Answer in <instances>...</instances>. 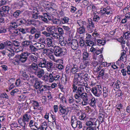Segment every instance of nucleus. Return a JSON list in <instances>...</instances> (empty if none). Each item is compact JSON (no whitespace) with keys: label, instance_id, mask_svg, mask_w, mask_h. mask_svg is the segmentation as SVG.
Segmentation results:
<instances>
[{"label":"nucleus","instance_id":"1","mask_svg":"<svg viewBox=\"0 0 130 130\" xmlns=\"http://www.w3.org/2000/svg\"><path fill=\"white\" fill-rule=\"evenodd\" d=\"M38 65L41 68H45L46 66L48 67L47 70L49 72H51V70L50 69L53 68V62L47 61L45 58L43 59L42 61L39 62Z\"/></svg>","mask_w":130,"mask_h":130},{"label":"nucleus","instance_id":"2","mask_svg":"<svg viewBox=\"0 0 130 130\" xmlns=\"http://www.w3.org/2000/svg\"><path fill=\"white\" fill-rule=\"evenodd\" d=\"M53 48L55 54L56 56L61 57L67 53V50L65 48H61L58 46H55Z\"/></svg>","mask_w":130,"mask_h":130},{"label":"nucleus","instance_id":"3","mask_svg":"<svg viewBox=\"0 0 130 130\" xmlns=\"http://www.w3.org/2000/svg\"><path fill=\"white\" fill-rule=\"evenodd\" d=\"M82 22L85 24V27H86L89 33H92L93 32L94 30V28L95 27L94 24L91 19H89L87 22L82 21Z\"/></svg>","mask_w":130,"mask_h":130},{"label":"nucleus","instance_id":"4","mask_svg":"<svg viewBox=\"0 0 130 130\" xmlns=\"http://www.w3.org/2000/svg\"><path fill=\"white\" fill-rule=\"evenodd\" d=\"M76 23L80 26L77 29V32L80 34H85L86 28L85 27V24L83 23L82 21L81 20H77Z\"/></svg>","mask_w":130,"mask_h":130},{"label":"nucleus","instance_id":"5","mask_svg":"<svg viewBox=\"0 0 130 130\" xmlns=\"http://www.w3.org/2000/svg\"><path fill=\"white\" fill-rule=\"evenodd\" d=\"M49 82H52L54 80H59L61 79L60 75L56 71L49 73Z\"/></svg>","mask_w":130,"mask_h":130},{"label":"nucleus","instance_id":"6","mask_svg":"<svg viewBox=\"0 0 130 130\" xmlns=\"http://www.w3.org/2000/svg\"><path fill=\"white\" fill-rule=\"evenodd\" d=\"M85 87L84 85H80L78 87L77 90V91L81 99L83 98L84 99L88 97L87 94L86 93L84 92Z\"/></svg>","mask_w":130,"mask_h":130},{"label":"nucleus","instance_id":"7","mask_svg":"<svg viewBox=\"0 0 130 130\" xmlns=\"http://www.w3.org/2000/svg\"><path fill=\"white\" fill-rule=\"evenodd\" d=\"M91 91L95 96L99 97L102 92V89L101 85H97L91 89Z\"/></svg>","mask_w":130,"mask_h":130},{"label":"nucleus","instance_id":"8","mask_svg":"<svg viewBox=\"0 0 130 130\" xmlns=\"http://www.w3.org/2000/svg\"><path fill=\"white\" fill-rule=\"evenodd\" d=\"M38 65L35 63H32L30 65L28 66L27 69L28 71L29 72L32 74H34L38 70L39 68H38Z\"/></svg>","mask_w":130,"mask_h":130},{"label":"nucleus","instance_id":"9","mask_svg":"<svg viewBox=\"0 0 130 130\" xmlns=\"http://www.w3.org/2000/svg\"><path fill=\"white\" fill-rule=\"evenodd\" d=\"M30 54V53L28 52H24L19 55L20 59L21 62H25L28 59V57Z\"/></svg>","mask_w":130,"mask_h":130},{"label":"nucleus","instance_id":"10","mask_svg":"<svg viewBox=\"0 0 130 130\" xmlns=\"http://www.w3.org/2000/svg\"><path fill=\"white\" fill-rule=\"evenodd\" d=\"M41 40V42L44 43L48 47L53 46V43L52 39L50 38H47L44 39H40Z\"/></svg>","mask_w":130,"mask_h":130},{"label":"nucleus","instance_id":"11","mask_svg":"<svg viewBox=\"0 0 130 130\" xmlns=\"http://www.w3.org/2000/svg\"><path fill=\"white\" fill-rule=\"evenodd\" d=\"M10 9L8 6H4L0 8V16L3 17L4 16L5 13L8 12Z\"/></svg>","mask_w":130,"mask_h":130},{"label":"nucleus","instance_id":"12","mask_svg":"<svg viewBox=\"0 0 130 130\" xmlns=\"http://www.w3.org/2000/svg\"><path fill=\"white\" fill-rule=\"evenodd\" d=\"M68 45L71 46L72 48L76 50L78 46L77 40H72L71 42L68 43Z\"/></svg>","mask_w":130,"mask_h":130},{"label":"nucleus","instance_id":"13","mask_svg":"<svg viewBox=\"0 0 130 130\" xmlns=\"http://www.w3.org/2000/svg\"><path fill=\"white\" fill-rule=\"evenodd\" d=\"M50 86H49L45 85H42V84L38 90L37 91L38 93H42L44 91H46L48 90L50 88Z\"/></svg>","mask_w":130,"mask_h":130},{"label":"nucleus","instance_id":"14","mask_svg":"<svg viewBox=\"0 0 130 130\" xmlns=\"http://www.w3.org/2000/svg\"><path fill=\"white\" fill-rule=\"evenodd\" d=\"M31 103H32L34 109H37L41 110H43V107L42 106L39 105L38 102L34 100H32Z\"/></svg>","mask_w":130,"mask_h":130},{"label":"nucleus","instance_id":"15","mask_svg":"<svg viewBox=\"0 0 130 130\" xmlns=\"http://www.w3.org/2000/svg\"><path fill=\"white\" fill-rule=\"evenodd\" d=\"M77 120L75 116H73L72 117L71 121V123L72 127L73 128H75L77 127L76 123L77 122Z\"/></svg>","mask_w":130,"mask_h":130},{"label":"nucleus","instance_id":"16","mask_svg":"<svg viewBox=\"0 0 130 130\" xmlns=\"http://www.w3.org/2000/svg\"><path fill=\"white\" fill-rule=\"evenodd\" d=\"M44 70L39 68L34 74L37 75L38 77L41 78V77H42L44 75Z\"/></svg>","mask_w":130,"mask_h":130},{"label":"nucleus","instance_id":"17","mask_svg":"<svg viewBox=\"0 0 130 130\" xmlns=\"http://www.w3.org/2000/svg\"><path fill=\"white\" fill-rule=\"evenodd\" d=\"M65 106L60 104L59 106V113L60 114H63L67 113Z\"/></svg>","mask_w":130,"mask_h":130},{"label":"nucleus","instance_id":"18","mask_svg":"<svg viewBox=\"0 0 130 130\" xmlns=\"http://www.w3.org/2000/svg\"><path fill=\"white\" fill-rule=\"evenodd\" d=\"M71 66V72L73 73H74L77 72L78 70L77 65L75 64H70Z\"/></svg>","mask_w":130,"mask_h":130},{"label":"nucleus","instance_id":"19","mask_svg":"<svg viewBox=\"0 0 130 130\" xmlns=\"http://www.w3.org/2000/svg\"><path fill=\"white\" fill-rule=\"evenodd\" d=\"M37 57L35 55L30 54L28 57L29 60L31 62H36L37 61Z\"/></svg>","mask_w":130,"mask_h":130},{"label":"nucleus","instance_id":"20","mask_svg":"<svg viewBox=\"0 0 130 130\" xmlns=\"http://www.w3.org/2000/svg\"><path fill=\"white\" fill-rule=\"evenodd\" d=\"M29 50L32 54L35 55L36 54V52L38 51V48L31 44L30 45Z\"/></svg>","mask_w":130,"mask_h":130},{"label":"nucleus","instance_id":"21","mask_svg":"<svg viewBox=\"0 0 130 130\" xmlns=\"http://www.w3.org/2000/svg\"><path fill=\"white\" fill-rule=\"evenodd\" d=\"M7 55L8 57L10 58L12 57L15 54L14 50L11 48H7Z\"/></svg>","mask_w":130,"mask_h":130},{"label":"nucleus","instance_id":"22","mask_svg":"<svg viewBox=\"0 0 130 130\" xmlns=\"http://www.w3.org/2000/svg\"><path fill=\"white\" fill-rule=\"evenodd\" d=\"M51 21L52 23L54 24L57 25L61 24V20L59 19L54 18H52Z\"/></svg>","mask_w":130,"mask_h":130},{"label":"nucleus","instance_id":"23","mask_svg":"<svg viewBox=\"0 0 130 130\" xmlns=\"http://www.w3.org/2000/svg\"><path fill=\"white\" fill-rule=\"evenodd\" d=\"M95 121L94 120L93 118H91L89 121L87 122L86 125L88 126H91L95 125Z\"/></svg>","mask_w":130,"mask_h":130},{"label":"nucleus","instance_id":"24","mask_svg":"<svg viewBox=\"0 0 130 130\" xmlns=\"http://www.w3.org/2000/svg\"><path fill=\"white\" fill-rule=\"evenodd\" d=\"M46 30L51 34L56 31V29L55 26H50L47 27Z\"/></svg>","mask_w":130,"mask_h":130},{"label":"nucleus","instance_id":"25","mask_svg":"<svg viewBox=\"0 0 130 130\" xmlns=\"http://www.w3.org/2000/svg\"><path fill=\"white\" fill-rule=\"evenodd\" d=\"M18 121L20 125L22 126L24 128H25L26 125H27L28 123L23 121L22 119H20L18 120Z\"/></svg>","mask_w":130,"mask_h":130},{"label":"nucleus","instance_id":"26","mask_svg":"<svg viewBox=\"0 0 130 130\" xmlns=\"http://www.w3.org/2000/svg\"><path fill=\"white\" fill-rule=\"evenodd\" d=\"M18 26V25L16 22H12L10 23L9 26L10 29H15Z\"/></svg>","mask_w":130,"mask_h":130},{"label":"nucleus","instance_id":"27","mask_svg":"<svg viewBox=\"0 0 130 130\" xmlns=\"http://www.w3.org/2000/svg\"><path fill=\"white\" fill-rule=\"evenodd\" d=\"M74 97L75 99V101L77 103H79L81 100V98L77 91L76 92L75 94L74 95Z\"/></svg>","mask_w":130,"mask_h":130},{"label":"nucleus","instance_id":"28","mask_svg":"<svg viewBox=\"0 0 130 130\" xmlns=\"http://www.w3.org/2000/svg\"><path fill=\"white\" fill-rule=\"evenodd\" d=\"M21 73H22V78H23L24 80H28L29 79V76L26 73L25 71H22Z\"/></svg>","mask_w":130,"mask_h":130},{"label":"nucleus","instance_id":"29","mask_svg":"<svg viewBox=\"0 0 130 130\" xmlns=\"http://www.w3.org/2000/svg\"><path fill=\"white\" fill-rule=\"evenodd\" d=\"M5 48H11L13 46V44L10 41H7L4 42Z\"/></svg>","mask_w":130,"mask_h":130},{"label":"nucleus","instance_id":"30","mask_svg":"<svg viewBox=\"0 0 130 130\" xmlns=\"http://www.w3.org/2000/svg\"><path fill=\"white\" fill-rule=\"evenodd\" d=\"M108 87H105L103 88V96L104 98L106 97L108 94Z\"/></svg>","mask_w":130,"mask_h":130},{"label":"nucleus","instance_id":"31","mask_svg":"<svg viewBox=\"0 0 130 130\" xmlns=\"http://www.w3.org/2000/svg\"><path fill=\"white\" fill-rule=\"evenodd\" d=\"M85 72V71H83L80 73H76L75 76H77L78 77V78H80L81 79H83L84 76L86 73Z\"/></svg>","mask_w":130,"mask_h":130},{"label":"nucleus","instance_id":"32","mask_svg":"<svg viewBox=\"0 0 130 130\" xmlns=\"http://www.w3.org/2000/svg\"><path fill=\"white\" fill-rule=\"evenodd\" d=\"M56 31L50 35L51 37L53 39H58L60 36L56 32Z\"/></svg>","mask_w":130,"mask_h":130},{"label":"nucleus","instance_id":"33","mask_svg":"<svg viewBox=\"0 0 130 130\" xmlns=\"http://www.w3.org/2000/svg\"><path fill=\"white\" fill-rule=\"evenodd\" d=\"M120 82L118 80H117L115 83H113L112 85L113 86L114 89L116 90L119 88V85L120 84Z\"/></svg>","mask_w":130,"mask_h":130},{"label":"nucleus","instance_id":"34","mask_svg":"<svg viewBox=\"0 0 130 130\" xmlns=\"http://www.w3.org/2000/svg\"><path fill=\"white\" fill-rule=\"evenodd\" d=\"M30 115L27 114H25L23 116V119H22L28 124L30 118Z\"/></svg>","mask_w":130,"mask_h":130},{"label":"nucleus","instance_id":"35","mask_svg":"<svg viewBox=\"0 0 130 130\" xmlns=\"http://www.w3.org/2000/svg\"><path fill=\"white\" fill-rule=\"evenodd\" d=\"M39 19L42 20L44 22L48 23V21L46 17H45V13L43 15H39Z\"/></svg>","mask_w":130,"mask_h":130},{"label":"nucleus","instance_id":"36","mask_svg":"<svg viewBox=\"0 0 130 130\" xmlns=\"http://www.w3.org/2000/svg\"><path fill=\"white\" fill-rule=\"evenodd\" d=\"M22 11L19 10H18L15 11L13 15L14 17L15 18H17L19 16L20 14H21Z\"/></svg>","mask_w":130,"mask_h":130},{"label":"nucleus","instance_id":"37","mask_svg":"<svg viewBox=\"0 0 130 130\" xmlns=\"http://www.w3.org/2000/svg\"><path fill=\"white\" fill-rule=\"evenodd\" d=\"M97 42V44L99 45H104L106 42V41L104 40H101L100 39H97L96 40Z\"/></svg>","mask_w":130,"mask_h":130},{"label":"nucleus","instance_id":"38","mask_svg":"<svg viewBox=\"0 0 130 130\" xmlns=\"http://www.w3.org/2000/svg\"><path fill=\"white\" fill-rule=\"evenodd\" d=\"M115 4L119 7H122L123 6V3L120 0H117L114 1Z\"/></svg>","mask_w":130,"mask_h":130},{"label":"nucleus","instance_id":"39","mask_svg":"<svg viewBox=\"0 0 130 130\" xmlns=\"http://www.w3.org/2000/svg\"><path fill=\"white\" fill-rule=\"evenodd\" d=\"M41 84L40 82V81H39L37 79L36 80L35 82L34 87L36 89H39Z\"/></svg>","mask_w":130,"mask_h":130},{"label":"nucleus","instance_id":"40","mask_svg":"<svg viewBox=\"0 0 130 130\" xmlns=\"http://www.w3.org/2000/svg\"><path fill=\"white\" fill-rule=\"evenodd\" d=\"M69 18L65 17L61 18V24L68 23L69 22Z\"/></svg>","mask_w":130,"mask_h":130},{"label":"nucleus","instance_id":"41","mask_svg":"<svg viewBox=\"0 0 130 130\" xmlns=\"http://www.w3.org/2000/svg\"><path fill=\"white\" fill-rule=\"evenodd\" d=\"M90 100L88 98H85L83 99V102L82 104L83 105H86L88 104L90 101Z\"/></svg>","mask_w":130,"mask_h":130},{"label":"nucleus","instance_id":"42","mask_svg":"<svg viewBox=\"0 0 130 130\" xmlns=\"http://www.w3.org/2000/svg\"><path fill=\"white\" fill-rule=\"evenodd\" d=\"M71 66L70 64L67 65L66 68V72L68 74H69L71 72Z\"/></svg>","mask_w":130,"mask_h":130},{"label":"nucleus","instance_id":"43","mask_svg":"<svg viewBox=\"0 0 130 130\" xmlns=\"http://www.w3.org/2000/svg\"><path fill=\"white\" fill-rule=\"evenodd\" d=\"M87 117L86 114L85 113H83L79 117V119L81 120H86L87 119Z\"/></svg>","mask_w":130,"mask_h":130},{"label":"nucleus","instance_id":"44","mask_svg":"<svg viewBox=\"0 0 130 130\" xmlns=\"http://www.w3.org/2000/svg\"><path fill=\"white\" fill-rule=\"evenodd\" d=\"M30 42L29 41H26L22 42V44L24 47H26L30 46Z\"/></svg>","mask_w":130,"mask_h":130},{"label":"nucleus","instance_id":"45","mask_svg":"<svg viewBox=\"0 0 130 130\" xmlns=\"http://www.w3.org/2000/svg\"><path fill=\"white\" fill-rule=\"evenodd\" d=\"M91 102L90 103V105L93 108H95L96 107V101L94 98H92L91 100Z\"/></svg>","mask_w":130,"mask_h":130},{"label":"nucleus","instance_id":"46","mask_svg":"<svg viewBox=\"0 0 130 130\" xmlns=\"http://www.w3.org/2000/svg\"><path fill=\"white\" fill-rule=\"evenodd\" d=\"M35 44L36 45V47L38 48V50H40L44 48L45 46L43 44H41L39 43H36Z\"/></svg>","mask_w":130,"mask_h":130},{"label":"nucleus","instance_id":"47","mask_svg":"<svg viewBox=\"0 0 130 130\" xmlns=\"http://www.w3.org/2000/svg\"><path fill=\"white\" fill-rule=\"evenodd\" d=\"M106 10V14L107 15H110L112 13L111 12V10H110V8L109 6H107L106 8H105Z\"/></svg>","mask_w":130,"mask_h":130},{"label":"nucleus","instance_id":"48","mask_svg":"<svg viewBox=\"0 0 130 130\" xmlns=\"http://www.w3.org/2000/svg\"><path fill=\"white\" fill-rule=\"evenodd\" d=\"M123 37L125 39H127L129 38V36L130 35V32L129 31L126 32H123Z\"/></svg>","mask_w":130,"mask_h":130},{"label":"nucleus","instance_id":"49","mask_svg":"<svg viewBox=\"0 0 130 130\" xmlns=\"http://www.w3.org/2000/svg\"><path fill=\"white\" fill-rule=\"evenodd\" d=\"M107 75V74L106 73V71L105 69L103 68L101 70V71L99 72V75L102 76L104 75Z\"/></svg>","mask_w":130,"mask_h":130},{"label":"nucleus","instance_id":"50","mask_svg":"<svg viewBox=\"0 0 130 130\" xmlns=\"http://www.w3.org/2000/svg\"><path fill=\"white\" fill-rule=\"evenodd\" d=\"M123 107V105L122 104L120 103L119 104L117 105L116 106V110L117 111H119L118 110H118L119 111H121V110L122 109Z\"/></svg>","mask_w":130,"mask_h":130},{"label":"nucleus","instance_id":"51","mask_svg":"<svg viewBox=\"0 0 130 130\" xmlns=\"http://www.w3.org/2000/svg\"><path fill=\"white\" fill-rule=\"evenodd\" d=\"M57 29L59 34L60 35H62L64 34V31L62 27H59L57 28Z\"/></svg>","mask_w":130,"mask_h":130},{"label":"nucleus","instance_id":"52","mask_svg":"<svg viewBox=\"0 0 130 130\" xmlns=\"http://www.w3.org/2000/svg\"><path fill=\"white\" fill-rule=\"evenodd\" d=\"M19 55H16L14 57V59L15 61V62L18 63H19L21 62L20 59Z\"/></svg>","mask_w":130,"mask_h":130},{"label":"nucleus","instance_id":"53","mask_svg":"<svg viewBox=\"0 0 130 130\" xmlns=\"http://www.w3.org/2000/svg\"><path fill=\"white\" fill-rule=\"evenodd\" d=\"M76 85L77 84L75 83H73L72 85L73 91L74 93L76 92L77 91L78 88L76 86Z\"/></svg>","mask_w":130,"mask_h":130},{"label":"nucleus","instance_id":"54","mask_svg":"<svg viewBox=\"0 0 130 130\" xmlns=\"http://www.w3.org/2000/svg\"><path fill=\"white\" fill-rule=\"evenodd\" d=\"M48 75L45 74V75H43L42 77H41V79L45 81H47L48 80H49V73H47Z\"/></svg>","mask_w":130,"mask_h":130},{"label":"nucleus","instance_id":"55","mask_svg":"<svg viewBox=\"0 0 130 130\" xmlns=\"http://www.w3.org/2000/svg\"><path fill=\"white\" fill-rule=\"evenodd\" d=\"M83 55V59L85 60L87 59L89 56V54L87 52H84Z\"/></svg>","mask_w":130,"mask_h":130},{"label":"nucleus","instance_id":"56","mask_svg":"<svg viewBox=\"0 0 130 130\" xmlns=\"http://www.w3.org/2000/svg\"><path fill=\"white\" fill-rule=\"evenodd\" d=\"M45 17H46L47 18H48L49 20L52 21V15L51 14H50L48 13H45Z\"/></svg>","mask_w":130,"mask_h":130},{"label":"nucleus","instance_id":"57","mask_svg":"<svg viewBox=\"0 0 130 130\" xmlns=\"http://www.w3.org/2000/svg\"><path fill=\"white\" fill-rule=\"evenodd\" d=\"M10 127L11 129L13 130L15 128L18 127V124L15 123H12L10 124Z\"/></svg>","mask_w":130,"mask_h":130},{"label":"nucleus","instance_id":"58","mask_svg":"<svg viewBox=\"0 0 130 130\" xmlns=\"http://www.w3.org/2000/svg\"><path fill=\"white\" fill-rule=\"evenodd\" d=\"M40 126L42 127L43 130H44L46 129L47 128V127L46 122H43L41 124Z\"/></svg>","mask_w":130,"mask_h":130},{"label":"nucleus","instance_id":"59","mask_svg":"<svg viewBox=\"0 0 130 130\" xmlns=\"http://www.w3.org/2000/svg\"><path fill=\"white\" fill-rule=\"evenodd\" d=\"M7 48H5L3 51H1L0 52V54H2L3 56L7 55Z\"/></svg>","mask_w":130,"mask_h":130},{"label":"nucleus","instance_id":"60","mask_svg":"<svg viewBox=\"0 0 130 130\" xmlns=\"http://www.w3.org/2000/svg\"><path fill=\"white\" fill-rule=\"evenodd\" d=\"M87 41V46H92L94 45V42H93L87 40H86Z\"/></svg>","mask_w":130,"mask_h":130},{"label":"nucleus","instance_id":"61","mask_svg":"<svg viewBox=\"0 0 130 130\" xmlns=\"http://www.w3.org/2000/svg\"><path fill=\"white\" fill-rule=\"evenodd\" d=\"M39 15L37 13H36L32 14V18L35 19H39Z\"/></svg>","mask_w":130,"mask_h":130},{"label":"nucleus","instance_id":"62","mask_svg":"<svg viewBox=\"0 0 130 130\" xmlns=\"http://www.w3.org/2000/svg\"><path fill=\"white\" fill-rule=\"evenodd\" d=\"M93 19L94 21L98 22L100 20V18L97 15H94Z\"/></svg>","mask_w":130,"mask_h":130},{"label":"nucleus","instance_id":"63","mask_svg":"<svg viewBox=\"0 0 130 130\" xmlns=\"http://www.w3.org/2000/svg\"><path fill=\"white\" fill-rule=\"evenodd\" d=\"M76 124H77V127L79 129H81L82 127V123L80 121H78Z\"/></svg>","mask_w":130,"mask_h":130},{"label":"nucleus","instance_id":"64","mask_svg":"<svg viewBox=\"0 0 130 130\" xmlns=\"http://www.w3.org/2000/svg\"><path fill=\"white\" fill-rule=\"evenodd\" d=\"M62 27L63 29L67 31H69L70 29V27L69 26L63 25Z\"/></svg>","mask_w":130,"mask_h":130}]
</instances>
